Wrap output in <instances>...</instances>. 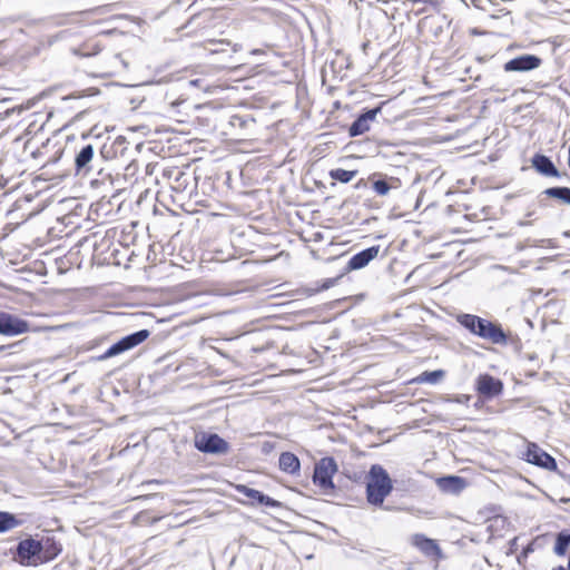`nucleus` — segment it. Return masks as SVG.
I'll return each mask as SVG.
<instances>
[{
	"label": "nucleus",
	"instance_id": "f257e3e1",
	"mask_svg": "<svg viewBox=\"0 0 570 570\" xmlns=\"http://www.w3.org/2000/svg\"><path fill=\"white\" fill-rule=\"evenodd\" d=\"M61 552L62 544L55 537L41 540L29 537L18 543L13 560L23 567H38L55 560Z\"/></svg>",
	"mask_w": 570,
	"mask_h": 570
},
{
	"label": "nucleus",
	"instance_id": "f03ea898",
	"mask_svg": "<svg viewBox=\"0 0 570 570\" xmlns=\"http://www.w3.org/2000/svg\"><path fill=\"white\" fill-rule=\"evenodd\" d=\"M456 322L473 335L495 345H508L512 342L510 332H505L501 324L482 318L474 314H459Z\"/></svg>",
	"mask_w": 570,
	"mask_h": 570
},
{
	"label": "nucleus",
	"instance_id": "7ed1b4c3",
	"mask_svg": "<svg viewBox=\"0 0 570 570\" xmlns=\"http://www.w3.org/2000/svg\"><path fill=\"white\" fill-rule=\"evenodd\" d=\"M393 490V482L386 470L373 464L367 474L366 500L370 504L381 507Z\"/></svg>",
	"mask_w": 570,
	"mask_h": 570
},
{
	"label": "nucleus",
	"instance_id": "20e7f679",
	"mask_svg": "<svg viewBox=\"0 0 570 570\" xmlns=\"http://www.w3.org/2000/svg\"><path fill=\"white\" fill-rule=\"evenodd\" d=\"M503 389L504 384L500 379L494 377L489 373L478 375L474 382L478 401L474 406L479 407L480 403L499 397L503 393Z\"/></svg>",
	"mask_w": 570,
	"mask_h": 570
},
{
	"label": "nucleus",
	"instance_id": "39448f33",
	"mask_svg": "<svg viewBox=\"0 0 570 570\" xmlns=\"http://www.w3.org/2000/svg\"><path fill=\"white\" fill-rule=\"evenodd\" d=\"M337 471L336 462L333 458H322L314 468L313 482L322 491L328 493L335 489L333 476Z\"/></svg>",
	"mask_w": 570,
	"mask_h": 570
},
{
	"label": "nucleus",
	"instance_id": "423d86ee",
	"mask_svg": "<svg viewBox=\"0 0 570 570\" xmlns=\"http://www.w3.org/2000/svg\"><path fill=\"white\" fill-rule=\"evenodd\" d=\"M194 445L203 453L223 454L229 450L228 443L216 433L200 432L196 434Z\"/></svg>",
	"mask_w": 570,
	"mask_h": 570
},
{
	"label": "nucleus",
	"instance_id": "0eeeda50",
	"mask_svg": "<svg viewBox=\"0 0 570 570\" xmlns=\"http://www.w3.org/2000/svg\"><path fill=\"white\" fill-rule=\"evenodd\" d=\"M523 460L530 464L537 465L547 471L554 472L558 470L557 462L548 452L542 450L537 443L528 442L523 453Z\"/></svg>",
	"mask_w": 570,
	"mask_h": 570
},
{
	"label": "nucleus",
	"instance_id": "6e6552de",
	"mask_svg": "<svg viewBox=\"0 0 570 570\" xmlns=\"http://www.w3.org/2000/svg\"><path fill=\"white\" fill-rule=\"evenodd\" d=\"M150 335L148 330H140L136 333L122 337L120 341L111 345L99 358L106 360L118 355L125 351L131 350L144 343Z\"/></svg>",
	"mask_w": 570,
	"mask_h": 570
},
{
	"label": "nucleus",
	"instance_id": "1a4fd4ad",
	"mask_svg": "<svg viewBox=\"0 0 570 570\" xmlns=\"http://www.w3.org/2000/svg\"><path fill=\"white\" fill-rule=\"evenodd\" d=\"M411 543L436 564L444 558L438 541L430 539L422 533L413 534L411 537Z\"/></svg>",
	"mask_w": 570,
	"mask_h": 570
},
{
	"label": "nucleus",
	"instance_id": "9d476101",
	"mask_svg": "<svg viewBox=\"0 0 570 570\" xmlns=\"http://www.w3.org/2000/svg\"><path fill=\"white\" fill-rule=\"evenodd\" d=\"M30 331V325L27 321L19 318L16 315L0 312V334L4 336H14L27 333Z\"/></svg>",
	"mask_w": 570,
	"mask_h": 570
},
{
	"label": "nucleus",
	"instance_id": "9b49d317",
	"mask_svg": "<svg viewBox=\"0 0 570 570\" xmlns=\"http://www.w3.org/2000/svg\"><path fill=\"white\" fill-rule=\"evenodd\" d=\"M541 65V59L533 55H523L513 58L504 63L505 71H529L538 68Z\"/></svg>",
	"mask_w": 570,
	"mask_h": 570
},
{
	"label": "nucleus",
	"instance_id": "f8f14e48",
	"mask_svg": "<svg viewBox=\"0 0 570 570\" xmlns=\"http://www.w3.org/2000/svg\"><path fill=\"white\" fill-rule=\"evenodd\" d=\"M440 491L446 494H460L468 485L464 478L458 475H448L435 481Z\"/></svg>",
	"mask_w": 570,
	"mask_h": 570
},
{
	"label": "nucleus",
	"instance_id": "ddd939ff",
	"mask_svg": "<svg viewBox=\"0 0 570 570\" xmlns=\"http://www.w3.org/2000/svg\"><path fill=\"white\" fill-rule=\"evenodd\" d=\"M381 111V106L367 110L366 112L360 115L355 121L352 122L348 129V134L351 137H356L365 134L370 130V122L373 121L376 115Z\"/></svg>",
	"mask_w": 570,
	"mask_h": 570
},
{
	"label": "nucleus",
	"instance_id": "4468645a",
	"mask_svg": "<svg viewBox=\"0 0 570 570\" xmlns=\"http://www.w3.org/2000/svg\"><path fill=\"white\" fill-rule=\"evenodd\" d=\"M233 488L237 492H239V493L244 494L245 497H247L248 498V503H250V504L257 503V504H262V505H266V507H276V505H278V502L275 501L274 499L263 494L258 490L248 488L245 484H234Z\"/></svg>",
	"mask_w": 570,
	"mask_h": 570
},
{
	"label": "nucleus",
	"instance_id": "2eb2a0df",
	"mask_svg": "<svg viewBox=\"0 0 570 570\" xmlns=\"http://www.w3.org/2000/svg\"><path fill=\"white\" fill-rule=\"evenodd\" d=\"M380 252V246L375 245L372 247H368L360 253H356L353 255L348 263H347V269L348 271H355L361 269L365 267L372 259L377 257Z\"/></svg>",
	"mask_w": 570,
	"mask_h": 570
},
{
	"label": "nucleus",
	"instance_id": "dca6fc26",
	"mask_svg": "<svg viewBox=\"0 0 570 570\" xmlns=\"http://www.w3.org/2000/svg\"><path fill=\"white\" fill-rule=\"evenodd\" d=\"M532 166L542 175L558 177L559 171L549 157L537 154L532 158Z\"/></svg>",
	"mask_w": 570,
	"mask_h": 570
},
{
	"label": "nucleus",
	"instance_id": "f3484780",
	"mask_svg": "<svg viewBox=\"0 0 570 570\" xmlns=\"http://www.w3.org/2000/svg\"><path fill=\"white\" fill-rule=\"evenodd\" d=\"M279 469L287 474H297L301 470L298 458L292 452H282L278 459Z\"/></svg>",
	"mask_w": 570,
	"mask_h": 570
},
{
	"label": "nucleus",
	"instance_id": "a211bd4d",
	"mask_svg": "<svg viewBox=\"0 0 570 570\" xmlns=\"http://www.w3.org/2000/svg\"><path fill=\"white\" fill-rule=\"evenodd\" d=\"M445 375V372L443 370H435V371H424L420 375L413 377L410 383L413 384H423V383H430V384H436L439 383Z\"/></svg>",
	"mask_w": 570,
	"mask_h": 570
},
{
	"label": "nucleus",
	"instance_id": "6ab92c4d",
	"mask_svg": "<svg viewBox=\"0 0 570 570\" xmlns=\"http://www.w3.org/2000/svg\"><path fill=\"white\" fill-rule=\"evenodd\" d=\"M21 524L22 520H20L16 514L7 511H0V533L13 530Z\"/></svg>",
	"mask_w": 570,
	"mask_h": 570
},
{
	"label": "nucleus",
	"instance_id": "aec40b11",
	"mask_svg": "<svg viewBox=\"0 0 570 570\" xmlns=\"http://www.w3.org/2000/svg\"><path fill=\"white\" fill-rule=\"evenodd\" d=\"M569 546H570V532L569 531L560 532L556 539L554 552L558 556H564Z\"/></svg>",
	"mask_w": 570,
	"mask_h": 570
},
{
	"label": "nucleus",
	"instance_id": "412c9836",
	"mask_svg": "<svg viewBox=\"0 0 570 570\" xmlns=\"http://www.w3.org/2000/svg\"><path fill=\"white\" fill-rule=\"evenodd\" d=\"M94 149L91 145H86L81 148L79 154L76 157V167L77 169H81L87 166V164L92 159Z\"/></svg>",
	"mask_w": 570,
	"mask_h": 570
},
{
	"label": "nucleus",
	"instance_id": "4be33fe9",
	"mask_svg": "<svg viewBox=\"0 0 570 570\" xmlns=\"http://www.w3.org/2000/svg\"><path fill=\"white\" fill-rule=\"evenodd\" d=\"M357 175V170H345L343 168L332 169L330 177L341 183H350Z\"/></svg>",
	"mask_w": 570,
	"mask_h": 570
},
{
	"label": "nucleus",
	"instance_id": "5701e85b",
	"mask_svg": "<svg viewBox=\"0 0 570 570\" xmlns=\"http://www.w3.org/2000/svg\"><path fill=\"white\" fill-rule=\"evenodd\" d=\"M544 194L552 198H558L566 204H570L569 187H551L544 190Z\"/></svg>",
	"mask_w": 570,
	"mask_h": 570
},
{
	"label": "nucleus",
	"instance_id": "b1692460",
	"mask_svg": "<svg viewBox=\"0 0 570 570\" xmlns=\"http://www.w3.org/2000/svg\"><path fill=\"white\" fill-rule=\"evenodd\" d=\"M229 124L232 127L235 128H247L249 125L254 124V119L249 117L234 115L232 116Z\"/></svg>",
	"mask_w": 570,
	"mask_h": 570
},
{
	"label": "nucleus",
	"instance_id": "393cba45",
	"mask_svg": "<svg viewBox=\"0 0 570 570\" xmlns=\"http://www.w3.org/2000/svg\"><path fill=\"white\" fill-rule=\"evenodd\" d=\"M392 187L393 186L390 185L387 181L381 180V179L380 180H375L373 183V189L380 196L386 195Z\"/></svg>",
	"mask_w": 570,
	"mask_h": 570
},
{
	"label": "nucleus",
	"instance_id": "a878e982",
	"mask_svg": "<svg viewBox=\"0 0 570 570\" xmlns=\"http://www.w3.org/2000/svg\"><path fill=\"white\" fill-rule=\"evenodd\" d=\"M533 544H534V543H533V542H531V543H529L527 547H524V548H523V550L521 551V553H520V554H519V557H518V562H519L520 564H522V563L527 560V558H528L529 553H531V552H533V551H534V547H533Z\"/></svg>",
	"mask_w": 570,
	"mask_h": 570
},
{
	"label": "nucleus",
	"instance_id": "bb28decb",
	"mask_svg": "<svg viewBox=\"0 0 570 570\" xmlns=\"http://www.w3.org/2000/svg\"><path fill=\"white\" fill-rule=\"evenodd\" d=\"M205 43H206L205 48L208 49L210 52H218L220 49H218V48H210L208 46L224 45L225 41L224 40H218V41H216V40H208Z\"/></svg>",
	"mask_w": 570,
	"mask_h": 570
},
{
	"label": "nucleus",
	"instance_id": "cd10ccee",
	"mask_svg": "<svg viewBox=\"0 0 570 570\" xmlns=\"http://www.w3.org/2000/svg\"><path fill=\"white\" fill-rule=\"evenodd\" d=\"M202 79L191 80L190 83L196 87H200Z\"/></svg>",
	"mask_w": 570,
	"mask_h": 570
},
{
	"label": "nucleus",
	"instance_id": "c85d7f7f",
	"mask_svg": "<svg viewBox=\"0 0 570 570\" xmlns=\"http://www.w3.org/2000/svg\"><path fill=\"white\" fill-rule=\"evenodd\" d=\"M71 117H67L62 122H61V127H66L69 121H70Z\"/></svg>",
	"mask_w": 570,
	"mask_h": 570
},
{
	"label": "nucleus",
	"instance_id": "c756f323",
	"mask_svg": "<svg viewBox=\"0 0 570 570\" xmlns=\"http://www.w3.org/2000/svg\"><path fill=\"white\" fill-rule=\"evenodd\" d=\"M52 118H53V111H49L47 121H51Z\"/></svg>",
	"mask_w": 570,
	"mask_h": 570
},
{
	"label": "nucleus",
	"instance_id": "7c9ffc66",
	"mask_svg": "<svg viewBox=\"0 0 570 570\" xmlns=\"http://www.w3.org/2000/svg\"><path fill=\"white\" fill-rule=\"evenodd\" d=\"M553 570H566V569L563 567H558V568H556Z\"/></svg>",
	"mask_w": 570,
	"mask_h": 570
},
{
	"label": "nucleus",
	"instance_id": "2f4dec72",
	"mask_svg": "<svg viewBox=\"0 0 570 570\" xmlns=\"http://www.w3.org/2000/svg\"><path fill=\"white\" fill-rule=\"evenodd\" d=\"M568 569L570 570V558H569V562H568Z\"/></svg>",
	"mask_w": 570,
	"mask_h": 570
}]
</instances>
